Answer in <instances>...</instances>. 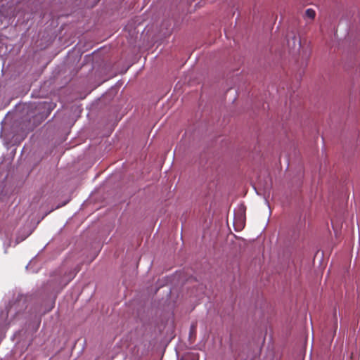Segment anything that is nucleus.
<instances>
[{
    "instance_id": "nucleus-1",
    "label": "nucleus",
    "mask_w": 360,
    "mask_h": 360,
    "mask_svg": "<svg viewBox=\"0 0 360 360\" xmlns=\"http://www.w3.org/2000/svg\"><path fill=\"white\" fill-rule=\"evenodd\" d=\"M316 16V12L314 10L311 8H308L305 11V17L309 18L310 20H314Z\"/></svg>"
},
{
    "instance_id": "nucleus-2",
    "label": "nucleus",
    "mask_w": 360,
    "mask_h": 360,
    "mask_svg": "<svg viewBox=\"0 0 360 360\" xmlns=\"http://www.w3.org/2000/svg\"><path fill=\"white\" fill-rule=\"evenodd\" d=\"M199 354H193L183 359L182 360H198Z\"/></svg>"
}]
</instances>
